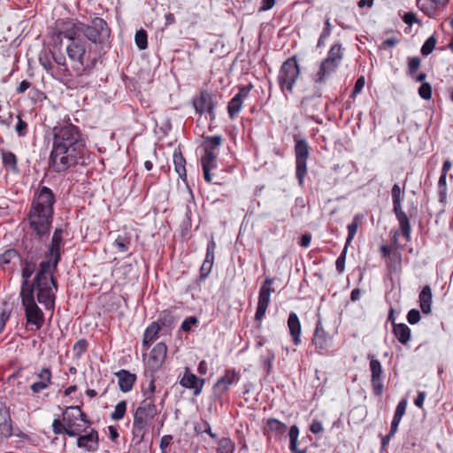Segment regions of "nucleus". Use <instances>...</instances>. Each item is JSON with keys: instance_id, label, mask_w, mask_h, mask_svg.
Masks as SVG:
<instances>
[{"instance_id": "57", "label": "nucleus", "mask_w": 453, "mask_h": 453, "mask_svg": "<svg viewBox=\"0 0 453 453\" xmlns=\"http://www.w3.org/2000/svg\"><path fill=\"white\" fill-rule=\"evenodd\" d=\"M365 77L364 76H361L360 78H358L356 81V84H355V87H354V89L352 91V95L351 96H356L357 94H359L362 89L364 88L365 87Z\"/></svg>"}, {"instance_id": "14", "label": "nucleus", "mask_w": 453, "mask_h": 453, "mask_svg": "<svg viewBox=\"0 0 453 453\" xmlns=\"http://www.w3.org/2000/svg\"><path fill=\"white\" fill-rule=\"evenodd\" d=\"M58 30L60 35H64L71 42L80 41V36L83 35V23L63 21L58 25Z\"/></svg>"}, {"instance_id": "41", "label": "nucleus", "mask_w": 453, "mask_h": 453, "mask_svg": "<svg viewBox=\"0 0 453 453\" xmlns=\"http://www.w3.org/2000/svg\"><path fill=\"white\" fill-rule=\"evenodd\" d=\"M113 246L119 252H127L129 248V241L127 237L119 235L114 240Z\"/></svg>"}, {"instance_id": "50", "label": "nucleus", "mask_w": 453, "mask_h": 453, "mask_svg": "<svg viewBox=\"0 0 453 453\" xmlns=\"http://www.w3.org/2000/svg\"><path fill=\"white\" fill-rule=\"evenodd\" d=\"M27 130V124L19 116L18 117V123L15 126V131L19 136L23 137L26 135Z\"/></svg>"}, {"instance_id": "11", "label": "nucleus", "mask_w": 453, "mask_h": 453, "mask_svg": "<svg viewBox=\"0 0 453 453\" xmlns=\"http://www.w3.org/2000/svg\"><path fill=\"white\" fill-rule=\"evenodd\" d=\"M273 283V279L267 278L263 282L258 296L257 301V308L255 315V319L257 320H262L265 317L266 310L269 306L271 300V294L274 292V289L272 288Z\"/></svg>"}, {"instance_id": "3", "label": "nucleus", "mask_w": 453, "mask_h": 453, "mask_svg": "<svg viewBox=\"0 0 453 453\" xmlns=\"http://www.w3.org/2000/svg\"><path fill=\"white\" fill-rule=\"evenodd\" d=\"M54 202V195L47 187H42L34 199L28 219L31 229L39 238L49 234Z\"/></svg>"}, {"instance_id": "12", "label": "nucleus", "mask_w": 453, "mask_h": 453, "mask_svg": "<svg viewBox=\"0 0 453 453\" xmlns=\"http://www.w3.org/2000/svg\"><path fill=\"white\" fill-rule=\"evenodd\" d=\"M166 353V345L163 342L157 343L149 354L146 361L147 367L151 372H157L163 365Z\"/></svg>"}, {"instance_id": "25", "label": "nucleus", "mask_w": 453, "mask_h": 453, "mask_svg": "<svg viewBox=\"0 0 453 453\" xmlns=\"http://www.w3.org/2000/svg\"><path fill=\"white\" fill-rule=\"evenodd\" d=\"M35 269V265L31 262H25L24 267L22 269V287L20 291H24L25 288L31 289L33 293L37 294L36 288V281H34V284L29 283V278L32 276Z\"/></svg>"}, {"instance_id": "64", "label": "nucleus", "mask_w": 453, "mask_h": 453, "mask_svg": "<svg viewBox=\"0 0 453 453\" xmlns=\"http://www.w3.org/2000/svg\"><path fill=\"white\" fill-rule=\"evenodd\" d=\"M426 398V393L425 392H418V395L417 398L415 399V405L418 408L423 407V403Z\"/></svg>"}, {"instance_id": "17", "label": "nucleus", "mask_w": 453, "mask_h": 453, "mask_svg": "<svg viewBox=\"0 0 453 453\" xmlns=\"http://www.w3.org/2000/svg\"><path fill=\"white\" fill-rule=\"evenodd\" d=\"M370 370L372 372L371 382L375 395H380L382 393V366L379 360L372 357L370 360Z\"/></svg>"}, {"instance_id": "18", "label": "nucleus", "mask_w": 453, "mask_h": 453, "mask_svg": "<svg viewBox=\"0 0 453 453\" xmlns=\"http://www.w3.org/2000/svg\"><path fill=\"white\" fill-rule=\"evenodd\" d=\"M77 446L88 452H96L99 447L98 433L92 429L87 434H79L77 438Z\"/></svg>"}, {"instance_id": "24", "label": "nucleus", "mask_w": 453, "mask_h": 453, "mask_svg": "<svg viewBox=\"0 0 453 453\" xmlns=\"http://www.w3.org/2000/svg\"><path fill=\"white\" fill-rule=\"evenodd\" d=\"M194 107L200 113L208 111L212 114L214 105L211 95L207 92H201L200 96L194 101Z\"/></svg>"}, {"instance_id": "7", "label": "nucleus", "mask_w": 453, "mask_h": 453, "mask_svg": "<svg viewBox=\"0 0 453 453\" xmlns=\"http://www.w3.org/2000/svg\"><path fill=\"white\" fill-rule=\"evenodd\" d=\"M300 74L299 65L296 58L287 59L280 67L279 83L282 89L293 92V87Z\"/></svg>"}, {"instance_id": "31", "label": "nucleus", "mask_w": 453, "mask_h": 453, "mask_svg": "<svg viewBox=\"0 0 453 453\" xmlns=\"http://www.w3.org/2000/svg\"><path fill=\"white\" fill-rule=\"evenodd\" d=\"M160 326L157 322H152L145 330L142 340V346L147 349L150 343L153 342L157 338Z\"/></svg>"}, {"instance_id": "6", "label": "nucleus", "mask_w": 453, "mask_h": 453, "mask_svg": "<svg viewBox=\"0 0 453 453\" xmlns=\"http://www.w3.org/2000/svg\"><path fill=\"white\" fill-rule=\"evenodd\" d=\"M64 422L67 425L66 434L74 437L86 430L89 422L86 419L85 414L78 406L68 407L64 415Z\"/></svg>"}, {"instance_id": "42", "label": "nucleus", "mask_w": 453, "mask_h": 453, "mask_svg": "<svg viewBox=\"0 0 453 453\" xmlns=\"http://www.w3.org/2000/svg\"><path fill=\"white\" fill-rule=\"evenodd\" d=\"M135 43L140 50H144L147 48V34L144 30L141 29L135 34Z\"/></svg>"}, {"instance_id": "15", "label": "nucleus", "mask_w": 453, "mask_h": 453, "mask_svg": "<svg viewBox=\"0 0 453 453\" xmlns=\"http://www.w3.org/2000/svg\"><path fill=\"white\" fill-rule=\"evenodd\" d=\"M252 86H243L239 92L230 100L227 105V111L231 119H234L242 108L243 102L248 96Z\"/></svg>"}, {"instance_id": "9", "label": "nucleus", "mask_w": 453, "mask_h": 453, "mask_svg": "<svg viewBox=\"0 0 453 453\" xmlns=\"http://www.w3.org/2000/svg\"><path fill=\"white\" fill-rule=\"evenodd\" d=\"M206 142L209 145L206 146L205 154L202 157V166L204 180L207 182H211L212 180L211 171L216 167V155L212 150L221 145L222 138L219 135L209 136L206 139Z\"/></svg>"}, {"instance_id": "33", "label": "nucleus", "mask_w": 453, "mask_h": 453, "mask_svg": "<svg viewBox=\"0 0 453 453\" xmlns=\"http://www.w3.org/2000/svg\"><path fill=\"white\" fill-rule=\"evenodd\" d=\"M1 155L4 167H6L14 173H19V168L17 165V157L12 152L8 150H2Z\"/></svg>"}, {"instance_id": "43", "label": "nucleus", "mask_w": 453, "mask_h": 453, "mask_svg": "<svg viewBox=\"0 0 453 453\" xmlns=\"http://www.w3.org/2000/svg\"><path fill=\"white\" fill-rule=\"evenodd\" d=\"M436 45V39L434 36H430L423 44L421 48V53L424 56L429 55Z\"/></svg>"}, {"instance_id": "62", "label": "nucleus", "mask_w": 453, "mask_h": 453, "mask_svg": "<svg viewBox=\"0 0 453 453\" xmlns=\"http://www.w3.org/2000/svg\"><path fill=\"white\" fill-rule=\"evenodd\" d=\"M403 21L406 24L412 25L414 22H417V19L412 12H406L403 16Z\"/></svg>"}, {"instance_id": "46", "label": "nucleus", "mask_w": 453, "mask_h": 453, "mask_svg": "<svg viewBox=\"0 0 453 453\" xmlns=\"http://www.w3.org/2000/svg\"><path fill=\"white\" fill-rule=\"evenodd\" d=\"M418 95L423 99L428 100L432 96V88L429 83H422L418 88Z\"/></svg>"}, {"instance_id": "54", "label": "nucleus", "mask_w": 453, "mask_h": 453, "mask_svg": "<svg viewBox=\"0 0 453 453\" xmlns=\"http://www.w3.org/2000/svg\"><path fill=\"white\" fill-rule=\"evenodd\" d=\"M58 74L63 82L67 83L70 81V73L66 65L59 66L58 69Z\"/></svg>"}, {"instance_id": "29", "label": "nucleus", "mask_w": 453, "mask_h": 453, "mask_svg": "<svg viewBox=\"0 0 453 453\" xmlns=\"http://www.w3.org/2000/svg\"><path fill=\"white\" fill-rule=\"evenodd\" d=\"M39 381L31 385V389L34 393H39L49 387L51 382V372L49 368H43L37 374Z\"/></svg>"}, {"instance_id": "2", "label": "nucleus", "mask_w": 453, "mask_h": 453, "mask_svg": "<svg viewBox=\"0 0 453 453\" xmlns=\"http://www.w3.org/2000/svg\"><path fill=\"white\" fill-rule=\"evenodd\" d=\"M63 230L57 228L51 239V244L45 259L41 262L39 271L35 275L37 301L46 309H51L55 303L57 284L53 273L60 260V249L63 245Z\"/></svg>"}, {"instance_id": "40", "label": "nucleus", "mask_w": 453, "mask_h": 453, "mask_svg": "<svg viewBox=\"0 0 453 453\" xmlns=\"http://www.w3.org/2000/svg\"><path fill=\"white\" fill-rule=\"evenodd\" d=\"M216 249V243L213 240L210 241L207 246L206 257H205V265H208V270H211L213 260H214V253Z\"/></svg>"}, {"instance_id": "36", "label": "nucleus", "mask_w": 453, "mask_h": 453, "mask_svg": "<svg viewBox=\"0 0 453 453\" xmlns=\"http://www.w3.org/2000/svg\"><path fill=\"white\" fill-rule=\"evenodd\" d=\"M326 60H331L332 62H334L338 65H340L342 59V49L341 44H334L329 51L328 55L326 58Z\"/></svg>"}, {"instance_id": "48", "label": "nucleus", "mask_w": 453, "mask_h": 453, "mask_svg": "<svg viewBox=\"0 0 453 453\" xmlns=\"http://www.w3.org/2000/svg\"><path fill=\"white\" fill-rule=\"evenodd\" d=\"M420 59L417 57L411 58L408 62V72L411 76H413L417 70L419 68Z\"/></svg>"}, {"instance_id": "55", "label": "nucleus", "mask_w": 453, "mask_h": 453, "mask_svg": "<svg viewBox=\"0 0 453 453\" xmlns=\"http://www.w3.org/2000/svg\"><path fill=\"white\" fill-rule=\"evenodd\" d=\"M10 318V311L5 309L0 308V334L3 333L5 323Z\"/></svg>"}, {"instance_id": "39", "label": "nucleus", "mask_w": 453, "mask_h": 453, "mask_svg": "<svg viewBox=\"0 0 453 453\" xmlns=\"http://www.w3.org/2000/svg\"><path fill=\"white\" fill-rule=\"evenodd\" d=\"M126 411H127V403H126V401H120L115 406L114 411L111 414V418L113 420H120L124 418Z\"/></svg>"}, {"instance_id": "44", "label": "nucleus", "mask_w": 453, "mask_h": 453, "mask_svg": "<svg viewBox=\"0 0 453 453\" xmlns=\"http://www.w3.org/2000/svg\"><path fill=\"white\" fill-rule=\"evenodd\" d=\"M88 343L85 340H80L73 345V353L80 358L87 350Z\"/></svg>"}, {"instance_id": "37", "label": "nucleus", "mask_w": 453, "mask_h": 453, "mask_svg": "<svg viewBox=\"0 0 453 453\" xmlns=\"http://www.w3.org/2000/svg\"><path fill=\"white\" fill-rule=\"evenodd\" d=\"M361 219L362 217L360 215H356L353 219V221L348 225V237L345 243L346 246H348L355 237Z\"/></svg>"}, {"instance_id": "16", "label": "nucleus", "mask_w": 453, "mask_h": 453, "mask_svg": "<svg viewBox=\"0 0 453 453\" xmlns=\"http://www.w3.org/2000/svg\"><path fill=\"white\" fill-rule=\"evenodd\" d=\"M312 344L319 351L326 350L332 346V338L323 328L321 321L316 325Z\"/></svg>"}, {"instance_id": "22", "label": "nucleus", "mask_w": 453, "mask_h": 453, "mask_svg": "<svg viewBox=\"0 0 453 453\" xmlns=\"http://www.w3.org/2000/svg\"><path fill=\"white\" fill-rule=\"evenodd\" d=\"M115 376L118 378L119 389L122 392L127 393L132 390L136 380V375L134 373H131L123 369L115 372Z\"/></svg>"}, {"instance_id": "38", "label": "nucleus", "mask_w": 453, "mask_h": 453, "mask_svg": "<svg viewBox=\"0 0 453 453\" xmlns=\"http://www.w3.org/2000/svg\"><path fill=\"white\" fill-rule=\"evenodd\" d=\"M235 449L234 443L229 438H222L219 441L217 453H234Z\"/></svg>"}, {"instance_id": "35", "label": "nucleus", "mask_w": 453, "mask_h": 453, "mask_svg": "<svg viewBox=\"0 0 453 453\" xmlns=\"http://www.w3.org/2000/svg\"><path fill=\"white\" fill-rule=\"evenodd\" d=\"M267 428L270 432L275 433L276 435H281L285 434L288 429L285 424L274 418L267 420Z\"/></svg>"}, {"instance_id": "56", "label": "nucleus", "mask_w": 453, "mask_h": 453, "mask_svg": "<svg viewBox=\"0 0 453 453\" xmlns=\"http://www.w3.org/2000/svg\"><path fill=\"white\" fill-rule=\"evenodd\" d=\"M407 319L410 324H416L420 320V313L418 310L412 309L408 312Z\"/></svg>"}, {"instance_id": "1", "label": "nucleus", "mask_w": 453, "mask_h": 453, "mask_svg": "<svg viewBox=\"0 0 453 453\" xmlns=\"http://www.w3.org/2000/svg\"><path fill=\"white\" fill-rule=\"evenodd\" d=\"M53 134L50 165L55 172L60 173L77 163L84 152L85 142L78 127L69 122L56 126Z\"/></svg>"}, {"instance_id": "34", "label": "nucleus", "mask_w": 453, "mask_h": 453, "mask_svg": "<svg viewBox=\"0 0 453 453\" xmlns=\"http://www.w3.org/2000/svg\"><path fill=\"white\" fill-rule=\"evenodd\" d=\"M173 164H174L176 173L181 179L184 180L186 177V168H185L186 160L180 152H174Z\"/></svg>"}, {"instance_id": "21", "label": "nucleus", "mask_w": 453, "mask_h": 453, "mask_svg": "<svg viewBox=\"0 0 453 453\" xmlns=\"http://www.w3.org/2000/svg\"><path fill=\"white\" fill-rule=\"evenodd\" d=\"M86 42L83 41H73L66 47V53L68 58L83 65V58L86 53Z\"/></svg>"}, {"instance_id": "58", "label": "nucleus", "mask_w": 453, "mask_h": 453, "mask_svg": "<svg viewBox=\"0 0 453 453\" xmlns=\"http://www.w3.org/2000/svg\"><path fill=\"white\" fill-rule=\"evenodd\" d=\"M392 199L393 203H401L402 191L398 184H395L392 188Z\"/></svg>"}, {"instance_id": "26", "label": "nucleus", "mask_w": 453, "mask_h": 453, "mask_svg": "<svg viewBox=\"0 0 453 453\" xmlns=\"http://www.w3.org/2000/svg\"><path fill=\"white\" fill-rule=\"evenodd\" d=\"M338 66V64L332 62L331 60L325 59L320 64L319 70L315 77V81L319 83L325 82L326 78L334 73Z\"/></svg>"}, {"instance_id": "59", "label": "nucleus", "mask_w": 453, "mask_h": 453, "mask_svg": "<svg viewBox=\"0 0 453 453\" xmlns=\"http://www.w3.org/2000/svg\"><path fill=\"white\" fill-rule=\"evenodd\" d=\"M326 27L324 28L320 37H319V45H320L323 42V40L326 39L330 34H331V23H330V19H327L326 20Z\"/></svg>"}, {"instance_id": "52", "label": "nucleus", "mask_w": 453, "mask_h": 453, "mask_svg": "<svg viewBox=\"0 0 453 453\" xmlns=\"http://www.w3.org/2000/svg\"><path fill=\"white\" fill-rule=\"evenodd\" d=\"M15 257H17V252L14 250H8L0 255V263L8 264Z\"/></svg>"}, {"instance_id": "53", "label": "nucleus", "mask_w": 453, "mask_h": 453, "mask_svg": "<svg viewBox=\"0 0 453 453\" xmlns=\"http://www.w3.org/2000/svg\"><path fill=\"white\" fill-rule=\"evenodd\" d=\"M197 323L198 319L196 317H189L182 322L181 329L185 332H188L191 330L192 326L196 325Z\"/></svg>"}, {"instance_id": "5", "label": "nucleus", "mask_w": 453, "mask_h": 453, "mask_svg": "<svg viewBox=\"0 0 453 453\" xmlns=\"http://www.w3.org/2000/svg\"><path fill=\"white\" fill-rule=\"evenodd\" d=\"M35 294L31 289L25 288L24 291H20V297L25 310L27 324L32 326V330H38L43 325L44 315L35 301Z\"/></svg>"}, {"instance_id": "63", "label": "nucleus", "mask_w": 453, "mask_h": 453, "mask_svg": "<svg viewBox=\"0 0 453 453\" xmlns=\"http://www.w3.org/2000/svg\"><path fill=\"white\" fill-rule=\"evenodd\" d=\"M172 436L171 435H164L160 440V448L164 450L165 448H167L171 441H172Z\"/></svg>"}, {"instance_id": "27", "label": "nucleus", "mask_w": 453, "mask_h": 453, "mask_svg": "<svg viewBox=\"0 0 453 453\" xmlns=\"http://www.w3.org/2000/svg\"><path fill=\"white\" fill-rule=\"evenodd\" d=\"M394 205V211L395 213V216L399 221L401 230L403 234V235L409 239L411 234V225L409 219L405 212L402 211V205L401 203H393Z\"/></svg>"}, {"instance_id": "32", "label": "nucleus", "mask_w": 453, "mask_h": 453, "mask_svg": "<svg viewBox=\"0 0 453 453\" xmlns=\"http://www.w3.org/2000/svg\"><path fill=\"white\" fill-rule=\"evenodd\" d=\"M394 334L397 340L403 343L406 344L411 338V329L405 324H394Z\"/></svg>"}, {"instance_id": "45", "label": "nucleus", "mask_w": 453, "mask_h": 453, "mask_svg": "<svg viewBox=\"0 0 453 453\" xmlns=\"http://www.w3.org/2000/svg\"><path fill=\"white\" fill-rule=\"evenodd\" d=\"M406 407H407V400L406 399L401 400L396 406L393 418L401 420L403 416L405 413Z\"/></svg>"}, {"instance_id": "23", "label": "nucleus", "mask_w": 453, "mask_h": 453, "mask_svg": "<svg viewBox=\"0 0 453 453\" xmlns=\"http://www.w3.org/2000/svg\"><path fill=\"white\" fill-rule=\"evenodd\" d=\"M288 327L290 335L296 345L301 343V323L298 316L295 312H290L288 319Z\"/></svg>"}, {"instance_id": "51", "label": "nucleus", "mask_w": 453, "mask_h": 453, "mask_svg": "<svg viewBox=\"0 0 453 453\" xmlns=\"http://www.w3.org/2000/svg\"><path fill=\"white\" fill-rule=\"evenodd\" d=\"M298 436V427L296 426H292L289 430L290 449H295V445L297 444Z\"/></svg>"}, {"instance_id": "19", "label": "nucleus", "mask_w": 453, "mask_h": 453, "mask_svg": "<svg viewBox=\"0 0 453 453\" xmlns=\"http://www.w3.org/2000/svg\"><path fill=\"white\" fill-rule=\"evenodd\" d=\"M180 384L186 388L193 389L194 395H198L202 392L204 380L198 378L191 373L188 369H186L180 380Z\"/></svg>"}, {"instance_id": "8", "label": "nucleus", "mask_w": 453, "mask_h": 453, "mask_svg": "<svg viewBox=\"0 0 453 453\" xmlns=\"http://www.w3.org/2000/svg\"><path fill=\"white\" fill-rule=\"evenodd\" d=\"M107 23L99 17L92 19L90 25L83 24V35L94 43H102L110 37Z\"/></svg>"}, {"instance_id": "10", "label": "nucleus", "mask_w": 453, "mask_h": 453, "mask_svg": "<svg viewBox=\"0 0 453 453\" xmlns=\"http://www.w3.org/2000/svg\"><path fill=\"white\" fill-rule=\"evenodd\" d=\"M296 178L299 184L303 185L307 173V158L309 156V145L305 140H297L295 145Z\"/></svg>"}, {"instance_id": "28", "label": "nucleus", "mask_w": 453, "mask_h": 453, "mask_svg": "<svg viewBox=\"0 0 453 453\" xmlns=\"http://www.w3.org/2000/svg\"><path fill=\"white\" fill-rule=\"evenodd\" d=\"M449 0H417L419 9L429 17H434L439 6H444Z\"/></svg>"}, {"instance_id": "61", "label": "nucleus", "mask_w": 453, "mask_h": 453, "mask_svg": "<svg viewBox=\"0 0 453 453\" xmlns=\"http://www.w3.org/2000/svg\"><path fill=\"white\" fill-rule=\"evenodd\" d=\"M275 0H263L262 6L260 7L261 11H268L272 9L275 4Z\"/></svg>"}, {"instance_id": "13", "label": "nucleus", "mask_w": 453, "mask_h": 453, "mask_svg": "<svg viewBox=\"0 0 453 453\" xmlns=\"http://www.w3.org/2000/svg\"><path fill=\"white\" fill-rule=\"evenodd\" d=\"M240 379L237 372L233 370H227L224 376L218 380L213 387V395L219 398L225 395L230 387L236 383Z\"/></svg>"}, {"instance_id": "49", "label": "nucleus", "mask_w": 453, "mask_h": 453, "mask_svg": "<svg viewBox=\"0 0 453 453\" xmlns=\"http://www.w3.org/2000/svg\"><path fill=\"white\" fill-rule=\"evenodd\" d=\"M66 428L67 425L65 424V422H64V419L62 421L58 419H54L52 423V429L55 434H58L65 433L66 434Z\"/></svg>"}, {"instance_id": "47", "label": "nucleus", "mask_w": 453, "mask_h": 453, "mask_svg": "<svg viewBox=\"0 0 453 453\" xmlns=\"http://www.w3.org/2000/svg\"><path fill=\"white\" fill-rule=\"evenodd\" d=\"M347 249H348V246L345 245L342 254L336 259L335 265H336V269L339 273H342L344 271Z\"/></svg>"}, {"instance_id": "30", "label": "nucleus", "mask_w": 453, "mask_h": 453, "mask_svg": "<svg viewBox=\"0 0 453 453\" xmlns=\"http://www.w3.org/2000/svg\"><path fill=\"white\" fill-rule=\"evenodd\" d=\"M432 297L433 295L431 288L429 286H425L418 296L420 308L425 314H429L431 312Z\"/></svg>"}, {"instance_id": "4", "label": "nucleus", "mask_w": 453, "mask_h": 453, "mask_svg": "<svg viewBox=\"0 0 453 453\" xmlns=\"http://www.w3.org/2000/svg\"><path fill=\"white\" fill-rule=\"evenodd\" d=\"M157 414V407L152 400L144 399L134 415L132 434L134 438L141 441L149 433L154 418Z\"/></svg>"}, {"instance_id": "60", "label": "nucleus", "mask_w": 453, "mask_h": 453, "mask_svg": "<svg viewBox=\"0 0 453 453\" xmlns=\"http://www.w3.org/2000/svg\"><path fill=\"white\" fill-rule=\"evenodd\" d=\"M311 432L313 434H319L323 430L321 422L314 420L311 426Z\"/></svg>"}, {"instance_id": "20", "label": "nucleus", "mask_w": 453, "mask_h": 453, "mask_svg": "<svg viewBox=\"0 0 453 453\" xmlns=\"http://www.w3.org/2000/svg\"><path fill=\"white\" fill-rule=\"evenodd\" d=\"M12 434V419L8 409L0 403V441Z\"/></svg>"}]
</instances>
